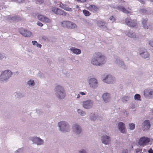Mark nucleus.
<instances>
[{
	"label": "nucleus",
	"instance_id": "f257e3e1",
	"mask_svg": "<svg viewBox=\"0 0 153 153\" xmlns=\"http://www.w3.org/2000/svg\"><path fill=\"white\" fill-rule=\"evenodd\" d=\"M107 58L102 53L100 52L95 53L92 57L91 63L94 65L101 66L106 62Z\"/></svg>",
	"mask_w": 153,
	"mask_h": 153
},
{
	"label": "nucleus",
	"instance_id": "f03ea898",
	"mask_svg": "<svg viewBox=\"0 0 153 153\" xmlns=\"http://www.w3.org/2000/svg\"><path fill=\"white\" fill-rule=\"evenodd\" d=\"M54 92L55 95L58 99H62L65 97V91L62 85H58L55 86Z\"/></svg>",
	"mask_w": 153,
	"mask_h": 153
},
{
	"label": "nucleus",
	"instance_id": "7ed1b4c3",
	"mask_svg": "<svg viewBox=\"0 0 153 153\" xmlns=\"http://www.w3.org/2000/svg\"><path fill=\"white\" fill-rule=\"evenodd\" d=\"M59 130L61 132L65 133L70 130V126L69 123L66 121H61L58 123Z\"/></svg>",
	"mask_w": 153,
	"mask_h": 153
},
{
	"label": "nucleus",
	"instance_id": "20e7f679",
	"mask_svg": "<svg viewBox=\"0 0 153 153\" xmlns=\"http://www.w3.org/2000/svg\"><path fill=\"white\" fill-rule=\"evenodd\" d=\"M12 74V72L9 70L2 71L0 74V81L7 82Z\"/></svg>",
	"mask_w": 153,
	"mask_h": 153
},
{
	"label": "nucleus",
	"instance_id": "39448f33",
	"mask_svg": "<svg viewBox=\"0 0 153 153\" xmlns=\"http://www.w3.org/2000/svg\"><path fill=\"white\" fill-rule=\"evenodd\" d=\"M102 80L104 82L108 84H112L116 82L115 78L110 74L105 75Z\"/></svg>",
	"mask_w": 153,
	"mask_h": 153
},
{
	"label": "nucleus",
	"instance_id": "423d86ee",
	"mask_svg": "<svg viewBox=\"0 0 153 153\" xmlns=\"http://www.w3.org/2000/svg\"><path fill=\"white\" fill-rule=\"evenodd\" d=\"M94 102L91 99H88L82 102V105L83 107L86 109H90L94 106Z\"/></svg>",
	"mask_w": 153,
	"mask_h": 153
},
{
	"label": "nucleus",
	"instance_id": "0eeeda50",
	"mask_svg": "<svg viewBox=\"0 0 153 153\" xmlns=\"http://www.w3.org/2000/svg\"><path fill=\"white\" fill-rule=\"evenodd\" d=\"M88 82L90 87L92 89H96L98 87V80L95 78L92 77L88 79Z\"/></svg>",
	"mask_w": 153,
	"mask_h": 153
},
{
	"label": "nucleus",
	"instance_id": "6e6552de",
	"mask_svg": "<svg viewBox=\"0 0 153 153\" xmlns=\"http://www.w3.org/2000/svg\"><path fill=\"white\" fill-rule=\"evenodd\" d=\"M52 11L54 13L57 14L62 15L65 16H68L69 14L64 10L55 7H53L52 8Z\"/></svg>",
	"mask_w": 153,
	"mask_h": 153
},
{
	"label": "nucleus",
	"instance_id": "1a4fd4ad",
	"mask_svg": "<svg viewBox=\"0 0 153 153\" xmlns=\"http://www.w3.org/2000/svg\"><path fill=\"white\" fill-rule=\"evenodd\" d=\"M150 141V138L143 137L139 139L138 143L140 145L144 146L147 144Z\"/></svg>",
	"mask_w": 153,
	"mask_h": 153
},
{
	"label": "nucleus",
	"instance_id": "9d476101",
	"mask_svg": "<svg viewBox=\"0 0 153 153\" xmlns=\"http://www.w3.org/2000/svg\"><path fill=\"white\" fill-rule=\"evenodd\" d=\"M101 140L105 145H109L111 143V138L109 136L104 134L101 136Z\"/></svg>",
	"mask_w": 153,
	"mask_h": 153
},
{
	"label": "nucleus",
	"instance_id": "9b49d317",
	"mask_svg": "<svg viewBox=\"0 0 153 153\" xmlns=\"http://www.w3.org/2000/svg\"><path fill=\"white\" fill-rule=\"evenodd\" d=\"M114 62L115 64L123 69H126L127 68V66L125 64L124 61L122 59L118 58H116L114 59Z\"/></svg>",
	"mask_w": 153,
	"mask_h": 153
},
{
	"label": "nucleus",
	"instance_id": "f8f14e48",
	"mask_svg": "<svg viewBox=\"0 0 153 153\" xmlns=\"http://www.w3.org/2000/svg\"><path fill=\"white\" fill-rule=\"evenodd\" d=\"M31 140L34 143L37 144V145H43L44 143L43 140L39 137H32Z\"/></svg>",
	"mask_w": 153,
	"mask_h": 153
},
{
	"label": "nucleus",
	"instance_id": "ddd939ff",
	"mask_svg": "<svg viewBox=\"0 0 153 153\" xmlns=\"http://www.w3.org/2000/svg\"><path fill=\"white\" fill-rule=\"evenodd\" d=\"M20 32L21 34L25 37H30L32 35V33L30 31L23 28L20 30Z\"/></svg>",
	"mask_w": 153,
	"mask_h": 153
},
{
	"label": "nucleus",
	"instance_id": "4468645a",
	"mask_svg": "<svg viewBox=\"0 0 153 153\" xmlns=\"http://www.w3.org/2000/svg\"><path fill=\"white\" fill-rule=\"evenodd\" d=\"M126 24L128 26L134 27L137 25V21L135 20H132L129 18H127L125 20Z\"/></svg>",
	"mask_w": 153,
	"mask_h": 153
},
{
	"label": "nucleus",
	"instance_id": "2eb2a0df",
	"mask_svg": "<svg viewBox=\"0 0 153 153\" xmlns=\"http://www.w3.org/2000/svg\"><path fill=\"white\" fill-rule=\"evenodd\" d=\"M73 131L76 134H79L82 132V128L79 125L74 124L73 126Z\"/></svg>",
	"mask_w": 153,
	"mask_h": 153
},
{
	"label": "nucleus",
	"instance_id": "dca6fc26",
	"mask_svg": "<svg viewBox=\"0 0 153 153\" xmlns=\"http://www.w3.org/2000/svg\"><path fill=\"white\" fill-rule=\"evenodd\" d=\"M38 19L39 20L47 23H50L51 20L48 17L42 15H39L37 16Z\"/></svg>",
	"mask_w": 153,
	"mask_h": 153
},
{
	"label": "nucleus",
	"instance_id": "f3484780",
	"mask_svg": "<svg viewBox=\"0 0 153 153\" xmlns=\"http://www.w3.org/2000/svg\"><path fill=\"white\" fill-rule=\"evenodd\" d=\"M139 53L141 56L144 58L149 59V58L150 54L146 49H143L140 50Z\"/></svg>",
	"mask_w": 153,
	"mask_h": 153
},
{
	"label": "nucleus",
	"instance_id": "a211bd4d",
	"mask_svg": "<svg viewBox=\"0 0 153 153\" xmlns=\"http://www.w3.org/2000/svg\"><path fill=\"white\" fill-rule=\"evenodd\" d=\"M102 97L103 100L105 102H108L111 100V95L109 93H104L102 95Z\"/></svg>",
	"mask_w": 153,
	"mask_h": 153
},
{
	"label": "nucleus",
	"instance_id": "6ab92c4d",
	"mask_svg": "<svg viewBox=\"0 0 153 153\" xmlns=\"http://www.w3.org/2000/svg\"><path fill=\"white\" fill-rule=\"evenodd\" d=\"M142 129L144 131L149 129L150 128V124L149 120H146L144 121L142 124Z\"/></svg>",
	"mask_w": 153,
	"mask_h": 153
},
{
	"label": "nucleus",
	"instance_id": "aec40b11",
	"mask_svg": "<svg viewBox=\"0 0 153 153\" xmlns=\"http://www.w3.org/2000/svg\"><path fill=\"white\" fill-rule=\"evenodd\" d=\"M144 95L146 97L153 98V90L148 89L145 90L144 91Z\"/></svg>",
	"mask_w": 153,
	"mask_h": 153
},
{
	"label": "nucleus",
	"instance_id": "412c9836",
	"mask_svg": "<svg viewBox=\"0 0 153 153\" xmlns=\"http://www.w3.org/2000/svg\"><path fill=\"white\" fill-rule=\"evenodd\" d=\"M118 128L120 131L122 133H126V127L125 124L123 122H119L118 124Z\"/></svg>",
	"mask_w": 153,
	"mask_h": 153
},
{
	"label": "nucleus",
	"instance_id": "4be33fe9",
	"mask_svg": "<svg viewBox=\"0 0 153 153\" xmlns=\"http://www.w3.org/2000/svg\"><path fill=\"white\" fill-rule=\"evenodd\" d=\"M59 7L64 10L69 12H71L73 11L72 9L69 7L67 4H64L61 2H60L59 4Z\"/></svg>",
	"mask_w": 153,
	"mask_h": 153
},
{
	"label": "nucleus",
	"instance_id": "5701e85b",
	"mask_svg": "<svg viewBox=\"0 0 153 153\" xmlns=\"http://www.w3.org/2000/svg\"><path fill=\"white\" fill-rule=\"evenodd\" d=\"M71 52L73 54L76 55L79 54L81 53V51L79 49L75 47H72L70 48Z\"/></svg>",
	"mask_w": 153,
	"mask_h": 153
},
{
	"label": "nucleus",
	"instance_id": "b1692460",
	"mask_svg": "<svg viewBox=\"0 0 153 153\" xmlns=\"http://www.w3.org/2000/svg\"><path fill=\"white\" fill-rule=\"evenodd\" d=\"M87 7L90 10L94 12L97 11L99 10V9L97 7L94 5H90Z\"/></svg>",
	"mask_w": 153,
	"mask_h": 153
},
{
	"label": "nucleus",
	"instance_id": "393cba45",
	"mask_svg": "<svg viewBox=\"0 0 153 153\" xmlns=\"http://www.w3.org/2000/svg\"><path fill=\"white\" fill-rule=\"evenodd\" d=\"M77 27V26L76 24L72 22L69 21L68 29H74L76 28Z\"/></svg>",
	"mask_w": 153,
	"mask_h": 153
},
{
	"label": "nucleus",
	"instance_id": "a878e982",
	"mask_svg": "<svg viewBox=\"0 0 153 153\" xmlns=\"http://www.w3.org/2000/svg\"><path fill=\"white\" fill-rule=\"evenodd\" d=\"M125 33L129 37L132 38H135L136 37V35L135 33H134L132 32L131 31H126L125 32Z\"/></svg>",
	"mask_w": 153,
	"mask_h": 153
},
{
	"label": "nucleus",
	"instance_id": "bb28decb",
	"mask_svg": "<svg viewBox=\"0 0 153 153\" xmlns=\"http://www.w3.org/2000/svg\"><path fill=\"white\" fill-rule=\"evenodd\" d=\"M97 25L100 27L102 28L103 29H105L106 28L105 25V23L104 22L101 20H100L97 22Z\"/></svg>",
	"mask_w": 153,
	"mask_h": 153
},
{
	"label": "nucleus",
	"instance_id": "cd10ccee",
	"mask_svg": "<svg viewBox=\"0 0 153 153\" xmlns=\"http://www.w3.org/2000/svg\"><path fill=\"white\" fill-rule=\"evenodd\" d=\"M69 21H64L61 22V26L65 28H68Z\"/></svg>",
	"mask_w": 153,
	"mask_h": 153
},
{
	"label": "nucleus",
	"instance_id": "c85d7f7f",
	"mask_svg": "<svg viewBox=\"0 0 153 153\" xmlns=\"http://www.w3.org/2000/svg\"><path fill=\"white\" fill-rule=\"evenodd\" d=\"M117 9L125 13H128V11L126 10L123 6H119L117 7Z\"/></svg>",
	"mask_w": 153,
	"mask_h": 153
},
{
	"label": "nucleus",
	"instance_id": "c756f323",
	"mask_svg": "<svg viewBox=\"0 0 153 153\" xmlns=\"http://www.w3.org/2000/svg\"><path fill=\"white\" fill-rule=\"evenodd\" d=\"M77 112L78 114L81 116H85L86 115V112L81 109H78Z\"/></svg>",
	"mask_w": 153,
	"mask_h": 153
},
{
	"label": "nucleus",
	"instance_id": "7c9ffc66",
	"mask_svg": "<svg viewBox=\"0 0 153 153\" xmlns=\"http://www.w3.org/2000/svg\"><path fill=\"white\" fill-rule=\"evenodd\" d=\"M35 82L34 80L33 79H30L27 82V85L29 87H33L35 85Z\"/></svg>",
	"mask_w": 153,
	"mask_h": 153
},
{
	"label": "nucleus",
	"instance_id": "2f4dec72",
	"mask_svg": "<svg viewBox=\"0 0 153 153\" xmlns=\"http://www.w3.org/2000/svg\"><path fill=\"white\" fill-rule=\"evenodd\" d=\"M90 118L91 120H95L97 119V117L94 114H91L90 115Z\"/></svg>",
	"mask_w": 153,
	"mask_h": 153
},
{
	"label": "nucleus",
	"instance_id": "473e14b6",
	"mask_svg": "<svg viewBox=\"0 0 153 153\" xmlns=\"http://www.w3.org/2000/svg\"><path fill=\"white\" fill-rule=\"evenodd\" d=\"M134 99L137 101H141L140 95L138 94H136L134 96Z\"/></svg>",
	"mask_w": 153,
	"mask_h": 153
},
{
	"label": "nucleus",
	"instance_id": "72a5a7b5",
	"mask_svg": "<svg viewBox=\"0 0 153 153\" xmlns=\"http://www.w3.org/2000/svg\"><path fill=\"white\" fill-rule=\"evenodd\" d=\"M129 100V98L128 97L126 96L122 97V101L124 103L126 102Z\"/></svg>",
	"mask_w": 153,
	"mask_h": 153
},
{
	"label": "nucleus",
	"instance_id": "f704fd0d",
	"mask_svg": "<svg viewBox=\"0 0 153 153\" xmlns=\"http://www.w3.org/2000/svg\"><path fill=\"white\" fill-rule=\"evenodd\" d=\"M82 12L83 14L85 16H89L91 14V13L88 11L85 10H83Z\"/></svg>",
	"mask_w": 153,
	"mask_h": 153
},
{
	"label": "nucleus",
	"instance_id": "c9c22d12",
	"mask_svg": "<svg viewBox=\"0 0 153 153\" xmlns=\"http://www.w3.org/2000/svg\"><path fill=\"white\" fill-rule=\"evenodd\" d=\"M129 129L131 130H134L135 127V125L133 123H131L129 124Z\"/></svg>",
	"mask_w": 153,
	"mask_h": 153
},
{
	"label": "nucleus",
	"instance_id": "e433bc0d",
	"mask_svg": "<svg viewBox=\"0 0 153 153\" xmlns=\"http://www.w3.org/2000/svg\"><path fill=\"white\" fill-rule=\"evenodd\" d=\"M23 150V148H19L14 153H22Z\"/></svg>",
	"mask_w": 153,
	"mask_h": 153
},
{
	"label": "nucleus",
	"instance_id": "4c0bfd02",
	"mask_svg": "<svg viewBox=\"0 0 153 153\" xmlns=\"http://www.w3.org/2000/svg\"><path fill=\"white\" fill-rule=\"evenodd\" d=\"M148 19L147 18H145L144 19H143L142 20V23L143 25L147 24V22Z\"/></svg>",
	"mask_w": 153,
	"mask_h": 153
},
{
	"label": "nucleus",
	"instance_id": "58836bf2",
	"mask_svg": "<svg viewBox=\"0 0 153 153\" xmlns=\"http://www.w3.org/2000/svg\"><path fill=\"white\" fill-rule=\"evenodd\" d=\"M140 13L143 14H146L147 13V10H146L144 9H141L140 10Z\"/></svg>",
	"mask_w": 153,
	"mask_h": 153
},
{
	"label": "nucleus",
	"instance_id": "ea45409f",
	"mask_svg": "<svg viewBox=\"0 0 153 153\" xmlns=\"http://www.w3.org/2000/svg\"><path fill=\"white\" fill-rule=\"evenodd\" d=\"M35 1L37 4H40L43 2V0H35Z\"/></svg>",
	"mask_w": 153,
	"mask_h": 153
},
{
	"label": "nucleus",
	"instance_id": "a19ab883",
	"mask_svg": "<svg viewBox=\"0 0 153 153\" xmlns=\"http://www.w3.org/2000/svg\"><path fill=\"white\" fill-rule=\"evenodd\" d=\"M109 19L112 22H114L116 20L115 18L113 16H111L109 18Z\"/></svg>",
	"mask_w": 153,
	"mask_h": 153
},
{
	"label": "nucleus",
	"instance_id": "79ce46f5",
	"mask_svg": "<svg viewBox=\"0 0 153 153\" xmlns=\"http://www.w3.org/2000/svg\"><path fill=\"white\" fill-rule=\"evenodd\" d=\"M18 17L17 16L13 17L11 18V19L13 20V21H18L19 19H17Z\"/></svg>",
	"mask_w": 153,
	"mask_h": 153
},
{
	"label": "nucleus",
	"instance_id": "37998d69",
	"mask_svg": "<svg viewBox=\"0 0 153 153\" xmlns=\"http://www.w3.org/2000/svg\"><path fill=\"white\" fill-rule=\"evenodd\" d=\"M5 58V57L4 54L0 53V60H2Z\"/></svg>",
	"mask_w": 153,
	"mask_h": 153
},
{
	"label": "nucleus",
	"instance_id": "c03bdc74",
	"mask_svg": "<svg viewBox=\"0 0 153 153\" xmlns=\"http://www.w3.org/2000/svg\"><path fill=\"white\" fill-rule=\"evenodd\" d=\"M80 95L81 96H84L86 95L87 92H82V91H79V93Z\"/></svg>",
	"mask_w": 153,
	"mask_h": 153
},
{
	"label": "nucleus",
	"instance_id": "a18cd8bd",
	"mask_svg": "<svg viewBox=\"0 0 153 153\" xmlns=\"http://www.w3.org/2000/svg\"><path fill=\"white\" fill-rule=\"evenodd\" d=\"M149 25L147 24H146L145 25H143V27L145 29H148L149 27Z\"/></svg>",
	"mask_w": 153,
	"mask_h": 153
},
{
	"label": "nucleus",
	"instance_id": "49530a36",
	"mask_svg": "<svg viewBox=\"0 0 153 153\" xmlns=\"http://www.w3.org/2000/svg\"><path fill=\"white\" fill-rule=\"evenodd\" d=\"M79 153H87L86 151L84 149H82L79 151Z\"/></svg>",
	"mask_w": 153,
	"mask_h": 153
},
{
	"label": "nucleus",
	"instance_id": "de8ad7c7",
	"mask_svg": "<svg viewBox=\"0 0 153 153\" xmlns=\"http://www.w3.org/2000/svg\"><path fill=\"white\" fill-rule=\"evenodd\" d=\"M142 150V149H140V148H137L135 149V151L136 153H137L140 152Z\"/></svg>",
	"mask_w": 153,
	"mask_h": 153
},
{
	"label": "nucleus",
	"instance_id": "09e8293b",
	"mask_svg": "<svg viewBox=\"0 0 153 153\" xmlns=\"http://www.w3.org/2000/svg\"><path fill=\"white\" fill-rule=\"evenodd\" d=\"M37 24L40 27H42L43 25V24L42 23L39 22H38L37 23Z\"/></svg>",
	"mask_w": 153,
	"mask_h": 153
},
{
	"label": "nucleus",
	"instance_id": "8fccbe9b",
	"mask_svg": "<svg viewBox=\"0 0 153 153\" xmlns=\"http://www.w3.org/2000/svg\"><path fill=\"white\" fill-rule=\"evenodd\" d=\"M32 43L33 45H36V44L37 43V41H32Z\"/></svg>",
	"mask_w": 153,
	"mask_h": 153
},
{
	"label": "nucleus",
	"instance_id": "3c124183",
	"mask_svg": "<svg viewBox=\"0 0 153 153\" xmlns=\"http://www.w3.org/2000/svg\"><path fill=\"white\" fill-rule=\"evenodd\" d=\"M130 107L132 109H134L135 108V105L132 104L130 105Z\"/></svg>",
	"mask_w": 153,
	"mask_h": 153
},
{
	"label": "nucleus",
	"instance_id": "603ef678",
	"mask_svg": "<svg viewBox=\"0 0 153 153\" xmlns=\"http://www.w3.org/2000/svg\"><path fill=\"white\" fill-rule=\"evenodd\" d=\"M16 1H17L19 3H22L24 1V0H16Z\"/></svg>",
	"mask_w": 153,
	"mask_h": 153
},
{
	"label": "nucleus",
	"instance_id": "864d4df0",
	"mask_svg": "<svg viewBox=\"0 0 153 153\" xmlns=\"http://www.w3.org/2000/svg\"><path fill=\"white\" fill-rule=\"evenodd\" d=\"M36 45L37 47L38 48H40L42 47V45L41 44H38V43H37Z\"/></svg>",
	"mask_w": 153,
	"mask_h": 153
},
{
	"label": "nucleus",
	"instance_id": "5fc2aeb1",
	"mask_svg": "<svg viewBox=\"0 0 153 153\" xmlns=\"http://www.w3.org/2000/svg\"><path fill=\"white\" fill-rule=\"evenodd\" d=\"M80 97H81L79 93L77 95L76 98V99H79V98H80Z\"/></svg>",
	"mask_w": 153,
	"mask_h": 153
},
{
	"label": "nucleus",
	"instance_id": "6e6d98bb",
	"mask_svg": "<svg viewBox=\"0 0 153 153\" xmlns=\"http://www.w3.org/2000/svg\"><path fill=\"white\" fill-rule=\"evenodd\" d=\"M86 1V0H79V2H81L84 3Z\"/></svg>",
	"mask_w": 153,
	"mask_h": 153
},
{
	"label": "nucleus",
	"instance_id": "4d7b16f0",
	"mask_svg": "<svg viewBox=\"0 0 153 153\" xmlns=\"http://www.w3.org/2000/svg\"><path fill=\"white\" fill-rule=\"evenodd\" d=\"M121 153H127V150L126 149L124 150Z\"/></svg>",
	"mask_w": 153,
	"mask_h": 153
},
{
	"label": "nucleus",
	"instance_id": "13d9d810",
	"mask_svg": "<svg viewBox=\"0 0 153 153\" xmlns=\"http://www.w3.org/2000/svg\"><path fill=\"white\" fill-rule=\"evenodd\" d=\"M148 152L149 153H153V150L152 149H150Z\"/></svg>",
	"mask_w": 153,
	"mask_h": 153
},
{
	"label": "nucleus",
	"instance_id": "bf43d9fd",
	"mask_svg": "<svg viewBox=\"0 0 153 153\" xmlns=\"http://www.w3.org/2000/svg\"><path fill=\"white\" fill-rule=\"evenodd\" d=\"M139 1L143 3L144 2V0H139Z\"/></svg>",
	"mask_w": 153,
	"mask_h": 153
},
{
	"label": "nucleus",
	"instance_id": "052dcab7",
	"mask_svg": "<svg viewBox=\"0 0 153 153\" xmlns=\"http://www.w3.org/2000/svg\"><path fill=\"white\" fill-rule=\"evenodd\" d=\"M79 8V6L78 5L76 6V8L77 9H78Z\"/></svg>",
	"mask_w": 153,
	"mask_h": 153
},
{
	"label": "nucleus",
	"instance_id": "680f3d73",
	"mask_svg": "<svg viewBox=\"0 0 153 153\" xmlns=\"http://www.w3.org/2000/svg\"><path fill=\"white\" fill-rule=\"evenodd\" d=\"M11 1H16V0H10Z\"/></svg>",
	"mask_w": 153,
	"mask_h": 153
},
{
	"label": "nucleus",
	"instance_id": "e2e57ef3",
	"mask_svg": "<svg viewBox=\"0 0 153 153\" xmlns=\"http://www.w3.org/2000/svg\"><path fill=\"white\" fill-rule=\"evenodd\" d=\"M122 3H125V1H122Z\"/></svg>",
	"mask_w": 153,
	"mask_h": 153
},
{
	"label": "nucleus",
	"instance_id": "0e129e2a",
	"mask_svg": "<svg viewBox=\"0 0 153 153\" xmlns=\"http://www.w3.org/2000/svg\"><path fill=\"white\" fill-rule=\"evenodd\" d=\"M75 1H78V2H79V0H75Z\"/></svg>",
	"mask_w": 153,
	"mask_h": 153
},
{
	"label": "nucleus",
	"instance_id": "69168bd1",
	"mask_svg": "<svg viewBox=\"0 0 153 153\" xmlns=\"http://www.w3.org/2000/svg\"><path fill=\"white\" fill-rule=\"evenodd\" d=\"M150 1H152V2H153V0H150Z\"/></svg>",
	"mask_w": 153,
	"mask_h": 153
},
{
	"label": "nucleus",
	"instance_id": "338daca9",
	"mask_svg": "<svg viewBox=\"0 0 153 153\" xmlns=\"http://www.w3.org/2000/svg\"><path fill=\"white\" fill-rule=\"evenodd\" d=\"M37 112L38 113V111H37Z\"/></svg>",
	"mask_w": 153,
	"mask_h": 153
},
{
	"label": "nucleus",
	"instance_id": "774afa93",
	"mask_svg": "<svg viewBox=\"0 0 153 153\" xmlns=\"http://www.w3.org/2000/svg\"><path fill=\"white\" fill-rule=\"evenodd\" d=\"M143 153V152H142V153Z\"/></svg>",
	"mask_w": 153,
	"mask_h": 153
}]
</instances>
